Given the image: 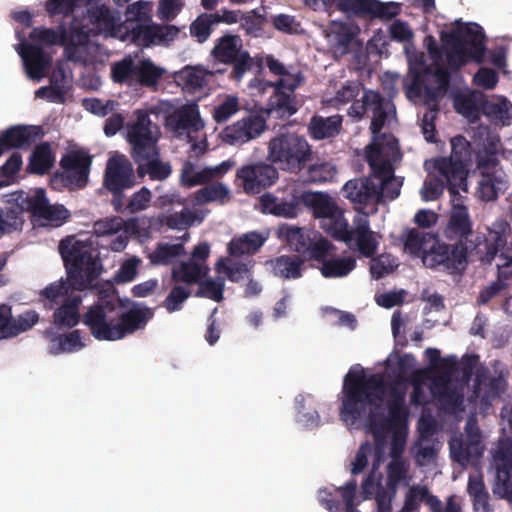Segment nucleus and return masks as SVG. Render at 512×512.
<instances>
[{
	"mask_svg": "<svg viewBox=\"0 0 512 512\" xmlns=\"http://www.w3.org/2000/svg\"><path fill=\"white\" fill-rule=\"evenodd\" d=\"M387 392V383L380 373L367 375L363 368L352 367L345 375L341 392L340 418L354 425L367 414V424L376 442L383 440V433L406 425L409 411L405 405V390L391 385L387 401L388 417L377 410Z\"/></svg>",
	"mask_w": 512,
	"mask_h": 512,
	"instance_id": "nucleus-1",
	"label": "nucleus"
},
{
	"mask_svg": "<svg viewBox=\"0 0 512 512\" xmlns=\"http://www.w3.org/2000/svg\"><path fill=\"white\" fill-rule=\"evenodd\" d=\"M455 188L449 192L451 209L444 227V237L449 241L435 242L423 256V264L453 276H461L474 259L491 263L495 258V248L487 252L486 235L473 229L469 209L464 197Z\"/></svg>",
	"mask_w": 512,
	"mask_h": 512,
	"instance_id": "nucleus-2",
	"label": "nucleus"
},
{
	"mask_svg": "<svg viewBox=\"0 0 512 512\" xmlns=\"http://www.w3.org/2000/svg\"><path fill=\"white\" fill-rule=\"evenodd\" d=\"M58 249L67 271V281L53 282L41 292L53 304L73 296V291H83L90 287L99 276L101 267L99 251L91 239L67 236L60 241Z\"/></svg>",
	"mask_w": 512,
	"mask_h": 512,
	"instance_id": "nucleus-3",
	"label": "nucleus"
},
{
	"mask_svg": "<svg viewBox=\"0 0 512 512\" xmlns=\"http://www.w3.org/2000/svg\"><path fill=\"white\" fill-rule=\"evenodd\" d=\"M172 108L173 105L169 101H159L147 110L135 111L136 121L130 124V145L139 179H144L148 175L151 180L163 181L172 173L171 164L160 159L157 147L160 130L149 117L150 114H168Z\"/></svg>",
	"mask_w": 512,
	"mask_h": 512,
	"instance_id": "nucleus-4",
	"label": "nucleus"
},
{
	"mask_svg": "<svg viewBox=\"0 0 512 512\" xmlns=\"http://www.w3.org/2000/svg\"><path fill=\"white\" fill-rule=\"evenodd\" d=\"M455 27L441 33V40L449 48L446 51L445 64H437L426 68L425 72L433 76L438 90L447 91L450 87L451 73L459 71L469 61L477 64L484 62L486 53L485 33L477 23H463L456 21Z\"/></svg>",
	"mask_w": 512,
	"mask_h": 512,
	"instance_id": "nucleus-5",
	"label": "nucleus"
},
{
	"mask_svg": "<svg viewBox=\"0 0 512 512\" xmlns=\"http://www.w3.org/2000/svg\"><path fill=\"white\" fill-rule=\"evenodd\" d=\"M128 299H121L111 281L97 287V301L82 316V323L99 341H115L128 334Z\"/></svg>",
	"mask_w": 512,
	"mask_h": 512,
	"instance_id": "nucleus-6",
	"label": "nucleus"
},
{
	"mask_svg": "<svg viewBox=\"0 0 512 512\" xmlns=\"http://www.w3.org/2000/svg\"><path fill=\"white\" fill-rule=\"evenodd\" d=\"M401 156L398 140L391 134L383 135L366 147V161L371 169L379 203L394 200L400 195L402 181L394 176L392 162Z\"/></svg>",
	"mask_w": 512,
	"mask_h": 512,
	"instance_id": "nucleus-7",
	"label": "nucleus"
},
{
	"mask_svg": "<svg viewBox=\"0 0 512 512\" xmlns=\"http://www.w3.org/2000/svg\"><path fill=\"white\" fill-rule=\"evenodd\" d=\"M314 155L305 136L296 133L278 134L268 144V160L292 174H300L313 161Z\"/></svg>",
	"mask_w": 512,
	"mask_h": 512,
	"instance_id": "nucleus-8",
	"label": "nucleus"
},
{
	"mask_svg": "<svg viewBox=\"0 0 512 512\" xmlns=\"http://www.w3.org/2000/svg\"><path fill=\"white\" fill-rule=\"evenodd\" d=\"M472 162L471 143L462 135L451 139V155L433 160V168L445 178L448 191L462 188L467 191V167Z\"/></svg>",
	"mask_w": 512,
	"mask_h": 512,
	"instance_id": "nucleus-9",
	"label": "nucleus"
},
{
	"mask_svg": "<svg viewBox=\"0 0 512 512\" xmlns=\"http://www.w3.org/2000/svg\"><path fill=\"white\" fill-rule=\"evenodd\" d=\"M394 108L393 104L386 100L378 91L372 89H363L359 100H355L347 110L349 117L356 121L362 120L367 114L371 113L370 130L374 135V141L379 139L384 128L390 110Z\"/></svg>",
	"mask_w": 512,
	"mask_h": 512,
	"instance_id": "nucleus-10",
	"label": "nucleus"
},
{
	"mask_svg": "<svg viewBox=\"0 0 512 512\" xmlns=\"http://www.w3.org/2000/svg\"><path fill=\"white\" fill-rule=\"evenodd\" d=\"M211 54L218 62L232 65L230 77L236 81H240L254 65L248 51L242 49V39L238 35L220 37Z\"/></svg>",
	"mask_w": 512,
	"mask_h": 512,
	"instance_id": "nucleus-11",
	"label": "nucleus"
},
{
	"mask_svg": "<svg viewBox=\"0 0 512 512\" xmlns=\"http://www.w3.org/2000/svg\"><path fill=\"white\" fill-rule=\"evenodd\" d=\"M283 234L292 250L311 260H321L333 248V244L315 230L287 226Z\"/></svg>",
	"mask_w": 512,
	"mask_h": 512,
	"instance_id": "nucleus-12",
	"label": "nucleus"
},
{
	"mask_svg": "<svg viewBox=\"0 0 512 512\" xmlns=\"http://www.w3.org/2000/svg\"><path fill=\"white\" fill-rule=\"evenodd\" d=\"M187 38V33L171 24L137 23L130 27V43L140 48L169 46L177 38Z\"/></svg>",
	"mask_w": 512,
	"mask_h": 512,
	"instance_id": "nucleus-13",
	"label": "nucleus"
},
{
	"mask_svg": "<svg viewBox=\"0 0 512 512\" xmlns=\"http://www.w3.org/2000/svg\"><path fill=\"white\" fill-rule=\"evenodd\" d=\"M103 186L112 194L111 203L116 212H123L128 208L124 194L128 189V160L124 155H115L108 159Z\"/></svg>",
	"mask_w": 512,
	"mask_h": 512,
	"instance_id": "nucleus-14",
	"label": "nucleus"
},
{
	"mask_svg": "<svg viewBox=\"0 0 512 512\" xmlns=\"http://www.w3.org/2000/svg\"><path fill=\"white\" fill-rule=\"evenodd\" d=\"M336 8L346 14L359 18L369 17L389 21L400 15L402 4L399 2H381L379 0H332Z\"/></svg>",
	"mask_w": 512,
	"mask_h": 512,
	"instance_id": "nucleus-15",
	"label": "nucleus"
},
{
	"mask_svg": "<svg viewBox=\"0 0 512 512\" xmlns=\"http://www.w3.org/2000/svg\"><path fill=\"white\" fill-rule=\"evenodd\" d=\"M263 161L240 167L236 179L247 194H259L264 189L274 185L279 178V172L273 165Z\"/></svg>",
	"mask_w": 512,
	"mask_h": 512,
	"instance_id": "nucleus-16",
	"label": "nucleus"
},
{
	"mask_svg": "<svg viewBox=\"0 0 512 512\" xmlns=\"http://www.w3.org/2000/svg\"><path fill=\"white\" fill-rule=\"evenodd\" d=\"M266 128V119L263 115L249 113L233 124L226 126L220 136L224 143L240 146L258 138Z\"/></svg>",
	"mask_w": 512,
	"mask_h": 512,
	"instance_id": "nucleus-17",
	"label": "nucleus"
},
{
	"mask_svg": "<svg viewBox=\"0 0 512 512\" xmlns=\"http://www.w3.org/2000/svg\"><path fill=\"white\" fill-rule=\"evenodd\" d=\"M302 192L292 187L281 195L265 193L260 197V206L263 213L283 218H295L301 211Z\"/></svg>",
	"mask_w": 512,
	"mask_h": 512,
	"instance_id": "nucleus-18",
	"label": "nucleus"
},
{
	"mask_svg": "<svg viewBox=\"0 0 512 512\" xmlns=\"http://www.w3.org/2000/svg\"><path fill=\"white\" fill-rule=\"evenodd\" d=\"M91 157L82 150L67 152L60 160L63 169L61 178L65 186L71 188H84L87 185Z\"/></svg>",
	"mask_w": 512,
	"mask_h": 512,
	"instance_id": "nucleus-19",
	"label": "nucleus"
},
{
	"mask_svg": "<svg viewBox=\"0 0 512 512\" xmlns=\"http://www.w3.org/2000/svg\"><path fill=\"white\" fill-rule=\"evenodd\" d=\"M341 193L359 210H363L371 204H379L380 193L376 190L372 172L368 177L347 181L342 187Z\"/></svg>",
	"mask_w": 512,
	"mask_h": 512,
	"instance_id": "nucleus-20",
	"label": "nucleus"
},
{
	"mask_svg": "<svg viewBox=\"0 0 512 512\" xmlns=\"http://www.w3.org/2000/svg\"><path fill=\"white\" fill-rule=\"evenodd\" d=\"M42 136L40 126H11L0 134L1 154L10 149H29Z\"/></svg>",
	"mask_w": 512,
	"mask_h": 512,
	"instance_id": "nucleus-21",
	"label": "nucleus"
},
{
	"mask_svg": "<svg viewBox=\"0 0 512 512\" xmlns=\"http://www.w3.org/2000/svg\"><path fill=\"white\" fill-rule=\"evenodd\" d=\"M29 78L41 80L50 68L52 58L40 45L24 43L18 51Z\"/></svg>",
	"mask_w": 512,
	"mask_h": 512,
	"instance_id": "nucleus-22",
	"label": "nucleus"
},
{
	"mask_svg": "<svg viewBox=\"0 0 512 512\" xmlns=\"http://www.w3.org/2000/svg\"><path fill=\"white\" fill-rule=\"evenodd\" d=\"M166 125L175 132H198L204 127L196 104H185L166 116Z\"/></svg>",
	"mask_w": 512,
	"mask_h": 512,
	"instance_id": "nucleus-23",
	"label": "nucleus"
},
{
	"mask_svg": "<svg viewBox=\"0 0 512 512\" xmlns=\"http://www.w3.org/2000/svg\"><path fill=\"white\" fill-rule=\"evenodd\" d=\"M93 232L98 237L112 236L121 232L119 236L111 241L110 247L113 251L120 252L127 246L128 221L120 216L107 217L96 221L93 225Z\"/></svg>",
	"mask_w": 512,
	"mask_h": 512,
	"instance_id": "nucleus-24",
	"label": "nucleus"
},
{
	"mask_svg": "<svg viewBox=\"0 0 512 512\" xmlns=\"http://www.w3.org/2000/svg\"><path fill=\"white\" fill-rule=\"evenodd\" d=\"M226 69L208 70L203 66H185L176 73L177 81L189 92H195L208 87L212 77L216 74H224Z\"/></svg>",
	"mask_w": 512,
	"mask_h": 512,
	"instance_id": "nucleus-25",
	"label": "nucleus"
},
{
	"mask_svg": "<svg viewBox=\"0 0 512 512\" xmlns=\"http://www.w3.org/2000/svg\"><path fill=\"white\" fill-rule=\"evenodd\" d=\"M165 69L157 66L151 59L145 58L137 63L130 57V79L142 87L156 89Z\"/></svg>",
	"mask_w": 512,
	"mask_h": 512,
	"instance_id": "nucleus-26",
	"label": "nucleus"
},
{
	"mask_svg": "<svg viewBox=\"0 0 512 512\" xmlns=\"http://www.w3.org/2000/svg\"><path fill=\"white\" fill-rule=\"evenodd\" d=\"M354 228L351 231V242L355 241L358 251L366 258L373 257L378 248L375 233L371 231L369 221L360 217L354 221Z\"/></svg>",
	"mask_w": 512,
	"mask_h": 512,
	"instance_id": "nucleus-27",
	"label": "nucleus"
},
{
	"mask_svg": "<svg viewBox=\"0 0 512 512\" xmlns=\"http://www.w3.org/2000/svg\"><path fill=\"white\" fill-rule=\"evenodd\" d=\"M358 33V26L333 20L328 25L326 37L335 49L339 50L342 54H346L349 52L350 44Z\"/></svg>",
	"mask_w": 512,
	"mask_h": 512,
	"instance_id": "nucleus-28",
	"label": "nucleus"
},
{
	"mask_svg": "<svg viewBox=\"0 0 512 512\" xmlns=\"http://www.w3.org/2000/svg\"><path fill=\"white\" fill-rule=\"evenodd\" d=\"M506 387V380L502 375L488 377L485 372L478 371L473 386V395L489 402L498 398Z\"/></svg>",
	"mask_w": 512,
	"mask_h": 512,
	"instance_id": "nucleus-29",
	"label": "nucleus"
},
{
	"mask_svg": "<svg viewBox=\"0 0 512 512\" xmlns=\"http://www.w3.org/2000/svg\"><path fill=\"white\" fill-rule=\"evenodd\" d=\"M303 205L313 210L314 216L322 220L337 214L341 209L327 193L302 192Z\"/></svg>",
	"mask_w": 512,
	"mask_h": 512,
	"instance_id": "nucleus-30",
	"label": "nucleus"
},
{
	"mask_svg": "<svg viewBox=\"0 0 512 512\" xmlns=\"http://www.w3.org/2000/svg\"><path fill=\"white\" fill-rule=\"evenodd\" d=\"M343 117L335 114L329 117L314 115L308 124L310 136L315 140L336 137L342 129Z\"/></svg>",
	"mask_w": 512,
	"mask_h": 512,
	"instance_id": "nucleus-31",
	"label": "nucleus"
},
{
	"mask_svg": "<svg viewBox=\"0 0 512 512\" xmlns=\"http://www.w3.org/2000/svg\"><path fill=\"white\" fill-rule=\"evenodd\" d=\"M82 298L79 295L70 296L53 313V323L59 328H73L82 317L79 313V306Z\"/></svg>",
	"mask_w": 512,
	"mask_h": 512,
	"instance_id": "nucleus-32",
	"label": "nucleus"
},
{
	"mask_svg": "<svg viewBox=\"0 0 512 512\" xmlns=\"http://www.w3.org/2000/svg\"><path fill=\"white\" fill-rule=\"evenodd\" d=\"M328 256L329 252H326L321 260H316L321 263L320 272L324 278H343L356 268L353 256Z\"/></svg>",
	"mask_w": 512,
	"mask_h": 512,
	"instance_id": "nucleus-33",
	"label": "nucleus"
},
{
	"mask_svg": "<svg viewBox=\"0 0 512 512\" xmlns=\"http://www.w3.org/2000/svg\"><path fill=\"white\" fill-rule=\"evenodd\" d=\"M449 446L452 459L463 466L472 460L478 459L483 453L481 440L455 438Z\"/></svg>",
	"mask_w": 512,
	"mask_h": 512,
	"instance_id": "nucleus-34",
	"label": "nucleus"
},
{
	"mask_svg": "<svg viewBox=\"0 0 512 512\" xmlns=\"http://www.w3.org/2000/svg\"><path fill=\"white\" fill-rule=\"evenodd\" d=\"M265 238L258 232H248L234 237L228 244V253L233 257L253 255L263 246Z\"/></svg>",
	"mask_w": 512,
	"mask_h": 512,
	"instance_id": "nucleus-35",
	"label": "nucleus"
},
{
	"mask_svg": "<svg viewBox=\"0 0 512 512\" xmlns=\"http://www.w3.org/2000/svg\"><path fill=\"white\" fill-rule=\"evenodd\" d=\"M273 94L268 102L269 113H276L278 116H291L297 112L296 97L294 92L277 89L272 86Z\"/></svg>",
	"mask_w": 512,
	"mask_h": 512,
	"instance_id": "nucleus-36",
	"label": "nucleus"
},
{
	"mask_svg": "<svg viewBox=\"0 0 512 512\" xmlns=\"http://www.w3.org/2000/svg\"><path fill=\"white\" fill-rule=\"evenodd\" d=\"M273 273L283 279H297L302 276L303 259L296 255H281L271 261Z\"/></svg>",
	"mask_w": 512,
	"mask_h": 512,
	"instance_id": "nucleus-37",
	"label": "nucleus"
},
{
	"mask_svg": "<svg viewBox=\"0 0 512 512\" xmlns=\"http://www.w3.org/2000/svg\"><path fill=\"white\" fill-rule=\"evenodd\" d=\"M336 174L335 166L327 161L310 162L300 173L306 184H319L331 181Z\"/></svg>",
	"mask_w": 512,
	"mask_h": 512,
	"instance_id": "nucleus-38",
	"label": "nucleus"
},
{
	"mask_svg": "<svg viewBox=\"0 0 512 512\" xmlns=\"http://www.w3.org/2000/svg\"><path fill=\"white\" fill-rule=\"evenodd\" d=\"M477 192L481 200L489 202L498 198L507 189L506 181L496 173L481 172Z\"/></svg>",
	"mask_w": 512,
	"mask_h": 512,
	"instance_id": "nucleus-39",
	"label": "nucleus"
},
{
	"mask_svg": "<svg viewBox=\"0 0 512 512\" xmlns=\"http://www.w3.org/2000/svg\"><path fill=\"white\" fill-rule=\"evenodd\" d=\"M54 156L48 142L37 145L29 157L28 171L37 175L46 174L53 166Z\"/></svg>",
	"mask_w": 512,
	"mask_h": 512,
	"instance_id": "nucleus-40",
	"label": "nucleus"
},
{
	"mask_svg": "<svg viewBox=\"0 0 512 512\" xmlns=\"http://www.w3.org/2000/svg\"><path fill=\"white\" fill-rule=\"evenodd\" d=\"M403 241L405 248L411 254H422V258L424 254L429 251V249H426L427 243L432 242L433 245L435 242H440L435 234L421 232L416 228L407 229L403 235Z\"/></svg>",
	"mask_w": 512,
	"mask_h": 512,
	"instance_id": "nucleus-41",
	"label": "nucleus"
},
{
	"mask_svg": "<svg viewBox=\"0 0 512 512\" xmlns=\"http://www.w3.org/2000/svg\"><path fill=\"white\" fill-rule=\"evenodd\" d=\"M321 227L335 240L342 241L347 244L351 243L352 228H349L342 210L326 220H322Z\"/></svg>",
	"mask_w": 512,
	"mask_h": 512,
	"instance_id": "nucleus-42",
	"label": "nucleus"
},
{
	"mask_svg": "<svg viewBox=\"0 0 512 512\" xmlns=\"http://www.w3.org/2000/svg\"><path fill=\"white\" fill-rule=\"evenodd\" d=\"M303 81L304 76L302 72L298 71L296 73H291L287 69V74L281 75V78L276 82L255 78L251 81V86L261 91H265L268 87L275 86L278 90L283 89L286 91L295 92V90L301 85Z\"/></svg>",
	"mask_w": 512,
	"mask_h": 512,
	"instance_id": "nucleus-43",
	"label": "nucleus"
},
{
	"mask_svg": "<svg viewBox=\"0 0 512 512\" xmlns=\"http://www.w3.org/2000/svg\"><path fill=\"white\" fill-rule=\"evenodd\" d=\"M29 37L41 44L64 46L66 25L65 23H60L56 28L35 27L31 30Z\"/></svg>",
	"mask_w": 512,
	"mask_h": 512,
	"instance_id": "nucleus-44",
	"label": "nucleus"
},
{
	"mask_svg": "<svg viewBox=\"0 0 512 512\" xmlns=\"http://www.w3.org/2000/svg\"><path fill=\"white\" fill-rule=\"evenodd\" d=\"M85 344L81 340L80 331L73 330L68 334H60L51 339L50 353L58 355L65 352L81 350Z\"/></svg>",
	"mask_w": 512,
	"mask_h": 512,
	"instance_id": "nucleus-45",
	"label": "nucleus"
},
{
	"mask_svg": "<svg viewBox=\"0 0 512 512\" xmlns=\"http://www.w3.org/2000/svg\"><path fill=\"white\" fill-rule=\"evenodd\" d=\"M467 492L472 499L475 510L481 512L489 511V493L485 487L482 476L469 477Z\"/></svg>",
	"mask_w": 512,
	"mask_h": 512,
	"instance_id": "nucleus-46",
	"label": "nucleus"
},
{
	"mask_svg": "<svg viewBox=\"0 0 512 512\" xmlns=\"http://www.w3.org/2000/svg\"><path fill=\"white\" fill-rule=\"evenodd\" d=\"M499 144L498 137H490L484 143L483 148L475 153L478 169H493L499 164L497 157Z\"/></svg>",
	"mask_w": 512,
	"mask_h": 512,
	"instance_id": "nucleus-47",
	"label": "nucleus"
},
{
	"mask_svg": "<svg viewBox=\"0 0 512 512\" xmlns=\"http://www.w3.org/2000/svg\"><path fill=\"white\" fill-rule=\"evenodd\" d=\"M185 253V247L181 243H159L150 255V261L155 265H169Z\"/></svg>",
	"mask_w": 512,
	"mask_h": 512,
	"instance_id": "nucleus-48",
	"label": "nucleus"
},
{
	"mask_svg": "<svg viewBox=\"0 0 512 512\" xmlns=\"http://www.w3.org/2000/svg\"><path fill=\"white\" fill-rule=\"evenodd\" d=\"M195 199L198 204H207L211 202L224 204L229 199V190L221 182H213L211 184L207 183L196 192Z\"/></svg>",
	"mask_w": 512,
	"mask_h": 512,
	"instance_id": "nucleus-49",
	"label": "nucleus"
},
{
	"mask_svg": "<svg viewBox=\"0 0 512 512\" xmlns=\"http://www.w3.org/2000/svg\"><path fill=\"white\" fill-rule=\"evenodd\" d=\"M207 274V269L203 268L196 262H181L179 266L172 270V279L175 282H184L187 284L197 283Z\"/></svg>",
	"mask_w": 512,
	"mask_h": 512,
	"instance_id": "nucleus-50",
	"label": "nucleus"
},
{
	"mask_svg": "<svg viewBox=\"0 0 512 512\" xmlns=\"http://www.w3.org/2000/svg\"><path fill=\"white\" fill-rule=\"evenodd\" d=\"M489 236L486 237L487 252L495 248V256L499 253V258L504 260L502 265H512V240L507 242L505 234L497 231H490Z\"/></svg>",
	"mask_w": 512,
	"mask_h": 512,
	"instance_id": "nucleus-51",
	"label": "nucleus"
},
{
	"mask_svg": "<svg viewBox=\"0 0 512 512\" xmlns=\"http://www.w3.org/2000/svg\"><path fill=\"white\" fill-rule=\"evenodd\" d=\"M211 181V173L206 167L196 171L191 161H185L180 174V183L183 187L191 188L197 185H204Z\"/></svg>",
	"mask_w": 512,
	"mask_h": 512,
	"instance_id": "nucleus-52",
	"label": "nucleus"
},
{
	"mask_svg": "<svg viewBox=\"0 0 512 512\" xmlns=\"http://www.w3.org/2000/svg\"><path fill=\"white\" fill-rule=\"evenodd\" d=\"M483 113L494 119L500 121L503 125H509L512 119V104L506 98H501L498 101H485L483 103Z\"/></svg>",
	"mask_w": 512,
	"mask_h": 512,
	"instance_id": "nucleus-53",
	"label": "nucleus"
},
{
	"mask_svg": "<svg viewBox=\"0 0 512 512\" xmlns=\"http://www.w3.org/2000/svg\"><path fill=\"white\" fill-rule=\"evenodd\" d=\"M214 20L211 13H201L189 26V33L198 43H205L214 30Z\"/></svg>",
	"mask_w": 512,
	"mask_h": 512,
	"instance_id": "nucleus-54",
	"label": "nucleus"
},
{
	"mask_svg": "<svg viewBox=\"0 0 512 512\" xmlns=\"http://www.w3.org/2000/svg\"><path fill=\"white\" fill-rule=\"evenodd\" d=\"M89 20L92 24L105 31H112L117 24V17L111 9L102 4L88 9Z\"/></svg>",
	"mask_w": 512,
	"mask_h": 512,
	"instance_id": "nucleus-55",
	"label": "nucleus"
},
{
	"mask_svg": "<svg viewBox=\"0 0 512 512\" xmlns=\"http://www.w3.org/2000/svg\"><path fill=\"white\" fill-rule=\"evenodd\" d=\"M61 74V79L66 78L65 69L58 66L51 76V86H42L35 92L36 98H47L50 101L60 100L63 101L65 93L64 86L59 84L58 75Z\"/></svg>",
	"mask_w": 512,
	"mask_h": 512,
	"instance_id": "nucleus-56",
	"label": "nucleus"
},
{
	"mask_svg": "<svg viewBox=\"0 0 512 512\" xmlns=\"http://www.w3.org/2000/svg\"><path fill=\"white\" fill-rule=\"evenodd\" d=\"M89 41V34L75 20L66 27V40L64 43L65 53L71 59L78 46H84Z\"/></svg>",
	"mask_w": 512,
	"mask_h": 512,
	"instance_id": "nucleus-57",
	"label": "nucleus"
},
{
	"mask_svg": "<svg viewBox=\"0 0 512 512\" xmlns=\"http://www.w3.org/2000/svg\"><path fill=\"white\" fill-rule=\"evenodd\" d=\"M22 213L20 205L0 209V236L21 229L24 222Z\"/></svg>",
	"mask_w": 512,
	"mask_h": 512,
	"instance_id": "nucleus-58",
	"label": "nucleus"
},
{
	"mask_svg": "<svg viewBox=\"0 0 512 512\" xmlns=\"http://www.w3.org/2000/svg\"><path fill=\"white\" fill-rule=\"evenodd\" d=\"M154 317V310L143 303L130 301V334L144 329Z\"/></svg>",
	"mask_w": 512,
	"mask_h": 512,
	"instance_id": "nucleus-59",
	"label": "nucleus"
},
{
	"mask_svg": "<svg viewBox=\"0 0 512 512\" xmlns=\"http://www.w3.org/2000/svg\"><path fill=\"white\" fill-rule=\"evenodd\" d=\"M409 466L403 459H391L388 463L386 485L390 492L396 494L398 485L406 478Z\"/></svg>",
	"mask_w": 512,
	"mask_h": 512,
	"instance_id": "nucleus-60",
	"label": "nucleus"
},
{
	"mask_svg": "<svg viewBox=\"0 0 512 512\" xmlns=\"http://www.w3.org/2000/svg\"><path fill=\"white\" fill-rule=\"evenodd\" d=\"M493 463L496 471L512 467V439L501 438L493 449Z\"/></svg>",
	"mask_w": 512,
	"mask_h": 512,
	"instance_id": "nucleus-61",
	"label": "nucleus"
},
{
	"mask_svg": "<svg viewBox=\"0 0 512 512\" xmlns=\"http://www.w3.org/2000/svg\"><path fill=\"white\" fill-rule=\"evenodd\" d=\"M196 218V214L193 211L184 207L181 212L166 214L163 222L170 229L185 230L194 224Z\"/></svg>",
	"mask_w": 512,
	"mask_h": 512,
	"instance_id": "nucleus-62",
	"label": "nucleus"
},
{
	"mask_svg": "<svg viewBox=\"0 0 512 512\" xmlns=\"http://www.w3.org/2000/svg\"><path fill=\"white\" fill-rule=\"evenodd\" d=\"M48 203L45 190L38 188L32 195L22 199L20 207L22 211L27 210L33 217L40 218Z\"/></svg>",
	"mask_w": 512,
	"mask_h": 512,
	"instance_id": "nucleus-63",
	"label": "nucleus"
},
{
	"mask_svg": "<svg viewBox=\"0 0 512 512\" xmlns=\"http://www.w3.org/2000/svg\"><path fill=\"white\" fill-rule=\"evenodd\" d=\"M493 493L501 499L512 502V467L496 471Z\"/></svg>",
	"mask_w": 512,
	"mask_h": 512,
	"instance_id": "nucleus-64",
	"label": "nucleus"
}]
</instances>
